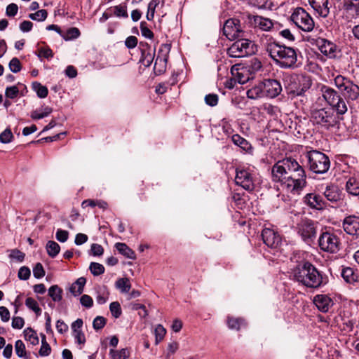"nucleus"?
Listing matches in <instances>:
<instances>
[{
	"label": "nucleus",
	"instance_id": "6",
	"mask_svg": "<svg viewBox=\"0 0 359 359\" xmlns=\"http://www.w3.org/2000/svg\"><path fill=\"white\" fill-rule=\"evenodd\" d=\"M237 40L227 49V54L231 57H243L253 55L257 50L255 43L243 37Z\"/></svg>",
	"mask_w": 359,
	"mask_h": 359
},
{
	"label": "nucleus",
	"instance_id": "18",
	"mask_svg": "<svg viewBox=\"0 0 359 359\" xmlns=\"http://www.w3.org/2000/svg\"><path fill=\"white\" fill-rule=\"evenodd\" d=\"M316 46L323 55L330 58L337 57L338 48L333 42L323 38H318L316 40Z\"/></svg>",
	"mask_w": 359,
	"mask_h": 359
},
{
	"label": "nucleus",
	"instance_id": "28",
	"mask_svg": "<svg viewBox=\"0 0 359 359\" xmlns=\"http://www.w3.org/2000/svg\"><path fill=\"white\" fill-rule=\"evenodd\" d=\"M264 83L263 81L259 83L257 85L247 90V96L248 98L255 100L262 97H266L265 93H264Z\"/></svg>",
	"mask_w": 359,
	"mask_h": 359
},
{
	"label": "nucleus",
	"instance_id": "64",
	"mask_svg": "<svg viewBox=\"0 0 359 359\" xmlns=\"http://www.w3.org/2000/svg\"><path fill=\"white\" fill-rule=\"evenodd\" d=\"M31 274L30 269L27 266H22L18 271V278L21 280H27Z\"/></svg>",
	"mask_w": 359,
	"mask_h": 359
},
{
	"label": "nucleus",
	"instance_id": "9",
	"mask_svg": "<svg viewBox=\"0 0 359 359\" xmlns=\"http://www.w3.org/2000/svg\"><path fill=\"white\" fill-rule=\"evenodd\" d=\"M312 82L309 76L297 74L290 77L288 84L289 93L294 96H302L311 86Z\"/></svg>",
	"mask_w": 359,
	"mask_h": 359
},
{
	"label": "nucleus",
	"instance_id": "19",
	"mask_svg": "<svg viewBox=\"0 0 359 359\" xmlns=\"http://www.w3.org/2000/svg\"><path fill=\"white\" fill-rule=\"evenodd\" d=\"M262 237L264 243L271 248H278L281 243L280 236L271 229H264L262 232Z\"/></svg>",
	"mask_w": 359,
	"mask_h": 359
},
{
	"label": "nucleus",
	"instance_id": "34",
	"mask_svg": "<svg viewBox=\"0 0 359 359\" xmlns=\"http://www.w3.org/2000/svg\"><path fill=\"white\" fill-rule=\"evenodd\" d=\"M62 290L57 285H52L48 289V295L53 302H58L62 299Z\"/></svg>",
	"mask_w": 359,
	"mask_h": 359
},
{
	"label": "nucleus",
	"instance_id": "12",
	"mask_svg": "<svg viewBox=\"0 0 359 359\" xmlns=\"http://www.w3.org/2000/svg\"><path fill=\"white\" fill-rule=\"evenodd\" d=\"M223 34L229 40H235L245 36L240 20L236 18H230L225 22L223 26Z\"/></svg>",
	"mask_w": 359,
	"mask_h": 359
},
{
	"label": "nucleus",
	"instance_id": "1",
	"mask_svg": "<svg viewBox=\"0 0 359 359\" xmlns=\"http://www.w3.org/2000/svg\"><path fill=\"white\" fill-rule=\"evenodd\" d=\"M272 180L280 183L283 189L293 195H299L306 185L304 169L291 157L277 161L271 169Z\"/></svg>",
	"mask_w": 359,
	"mask_h": 359
},
{
	"label": "nucleus",
	"instance_id": "53",
	"mask_svg": "<svg viewBox=\"0 0 359 359\" xmlns=\"http://www.w3.org/2000/svg\"><path fill=\"white\" fill-rule=\"evenodd\" d=\"M8 67L10 70L13 73H18L22 69L21 63L19 59L17 57H13L11 59L8 64Z\"/></svg>",
	"mask_w": 359,
	"mask_h": 359
},
{
	"label": "nucleus",
	"instance_id": "33",
	"mask_svg": "<svg viewBox=\"0 0 359 359\" xmlns=\"http://www.w3.org/2000/svg\"><path fill=\"white\" fill-rule=\"evenodd\" d=\"M345 96H346L348 100L356 101L359 96V86L356 84L348 83V86L344 90Z\"/></svg>",
	"mask_w": 359,
	"mask_h": 359
},
{
	"label": "nucleus",
	"instance_id": "3",
	"mask_svg": "<svg viewBox=\"0 0 359 359\" xmlns=\"http://www.w3.org/2000/svg\"><path fill=\"white\" fill-rule=\"evenodd\" d=\"M266 51L274 62L281 68L294 69L297 67V50L276 43H268Z\"/></svg>",
	"mask_w": 359,
	"mask_h": 359
},
{
	"label": "nucleus",
	"instance_id": "45",
	"mask_svg": "<svg viewBox=\"0 0 359 359\" xmlns=\"http://www.w3.org/2000/svg\"><path fill=\"white\" fill-rule=\"evenodd\" d=\"M116 287L122 292H128L130 289V284L128 278H119L116 282Z\"/></svg>",
	"mask_w": 359,
	"mask_h": 359
},
{
	"label": "nucleus",
	"instance_id": "54",
	"mask_svg": "<svg viewBox=\"0 0 359 359\" xmlns=\"http://www.w3.org/2000/svg\"><path fill=\"white\" fill-rule=\"evenodd\" d=\"M241 71L237 69V72L236 74L233 72V70H232V74L235 76L234 79L236 81L238 82L239 83L243 84L249 80V77L243 75V73L245 72L243 69H241Z\"/></svg>",
	"mask_w": 359,
	"mask_h": 359
},
{
	"label": "nucleus",
	"instance_id": "51",
	"mask_svg": "<svg viewBox=\"0 0 359 359\" xmlns=\"http://www.w3.org/2000/svg\"><path fill=\"white\" fill-rule=\"evenodd\" d=\"M13 135L9 128H6L0 134V142L4 144L9 143L12 141Z\"/></svg>",
	"mask_w": 359,
	"mask_h": 359
},
{
	"label": "nucleus",
	"instance_id": "25",
	"mask_svg": "<svg viewBox=\"0 0 359 359\" xmlns=\"http://www.w3.org/2000/svg\"><path fill=\"white\" fill-rule=\"evenodd\" d=\"M83 323V320L81 318H78L72 324L73 336L76 341L79 344H84L86 342L85 335L81 330Z\"/></svg>",
	"mask_w": 359,
	"mask_h": 359
},
{
	"label": "nucleus",
	"instance_id": "37",
	"mask_svg": "<svg viewBox=\"0 0 359 359\" xmlns=\"http://www.w3.org/2000/svg\"><path fill=\"white\" fill-rule=\"evenodd\" d=\"M32 88L40 98H45L47 97L48 93V88L44 86H42L40 83L37 81L33 82Z\"/></svg>",
	"mask_w": 359,
	"mask_h": 359
},
{
	"label": "nucleus",
	"instance_id": "43",
	"mask_svg": "<svg viewBox=\"0 0 359 359\" xmlns=\"http://www.w3.org/2000/svg\"><path fill=\"white\" fill-rule=\"evenodd\" d=\"M25 305L32 310L37 316L41 313V309L38 306L37 302L32 297H28L25 300Z\"/></svg>",
	"mask_w": 359,
	"mask_h": 359
},
{
	"label": "nucleus",
	"instance_id": "2",
	"mask_svg": "<svg viewBox=\"0 0 359 359\" xmlns=\"http://www.w3.org/2000/svg\"><path fill=\"white\" fill-rule=\"evenodd\" d=\"M293 273L297 281L309 288L318 289L327 282V276L309 262L298 264Z\"/></svg>",
	"mask_w": 359,
	"mask_h": 359
},
{
	"label": "nucleus",
	"instance_id": "4",
	"mask_svg": "<svg viewBox=\"0 0 359 359\" xmlns=\"http://www.w3.org/2000/svg\"><path fill=\"white\" fill-rule=\"evenodd\" d=\"M339 116L332 108L314 109L311 113V121L314 125L330 130L337 126L339 122Z\"/></svg>",
	"mask_w": 359,
	"mask_h": 359
},
{
	"label": "nucleus",
	"instance_id": "21",
	"mask_svg": "<svg viewBox=\"0 0 359 359\" xmlns=\"http://www.w3.org/2000/svg\"><path fill=\"white\" fill-rule=\"evenodd\" d=\"M140 48L141 50L140 62L148 67L154 61L155 50H151V47L147 43L140 42Z\"/></svg>",
	"mask_w": 359,
	"mask_h": 359
},
{
	"label": "nucleus",
	"instance_id": "30",
	"mask_svg": "<svg viewBox=\"0 0 359 359\" xmlns=\"http://www.w3.org/2000/svg\"><path fill=\"white\" fill-rule=\"evenodd\" d=\"M346 190L351 195L355 196L359 195V180L356 177L353 176L348 180Z\"/></svg>",
	"mask_w": 359,
	"mask_h": 359
},
{
	"label": "nucleus",
	"instance_id": "13",
	"mask_svg": "<svg viewBox=\"0 0 359 359\" xmlns=\"http://www.w3.org/2000/svg\"><path fill=\"white\" fill-rule=\"evenodd\" d=\"M235 182L236 184L242 187L247 191H252L255 189L254 177L249 169L238 168L236 170Z\"/></svg>",
	"mask_w": 359,
	"mask_h": 359
},
{
	"label": "nucleus",
	"instance_id": "44",
	"mask_svg": "<svg viewBox=\"0 0 359 359\" xmlns=\"http://www.w3.org/2000/svg\"><path fill=\"white\" fill-rule=\"evenodd\" d=\"M159 0H151L148 4V11L147 13V19L148 20H152L154 17L155 9L156 6L159 4Z\"/></svg>",
	"mask_w": 359,
	"mask_h": 359
},
{
	"label": "nucleus",
	"instance_id": "7",
	"mask_svg": "<svg viewBox=\"0 0 359 359\" xmlns=\"http://www.w3.org/2000/svg\"><path fill=\"white\" fill-rule=\"evenodd\" d=\"M322 96L324 100L330 105L332 109L337 112L339 115H343L347 111V106L343 98L335 91L327 86L320 88Z\"/></svg>",
	"mask_w": 359,
	"mask_h": 359
},
{
	"label": "nucleus",
	"instance_id": "5",
	"mask_svg": "<svg viewBox=\"0 0 359 359\" xmlns=\"http://www.w3.org/2000/svg\"><path fill=\"white\" fill-rule=\"evenodd\" d=\"M306 157L309 169L312 172L317 174H324L330 169V158L324 153L317 150H311L306 152Z\"/></svg>",
	"mask_w": 359,
	"mask_h": 359
},
{
	"label": "nucleus",
	"instance_id": "40",
	"mask_svg": "<svg viewBox=\"0 0 359 359\" xmlns=\"http://www.w3.org/2000/svg\"><path fill=\"white\" fill-rule=\"evenodd\" d=\"M24 335L26 340L30 341L33 345L39 343V337L36 333L32 328H27L24 330Z\"/></svg>",
	"mask_w": 359,
	"mask_h": 359
},
{
	"label": "nucleus",
	"instance_id": "47",
	"mask_svg": "<svg viewBox=\"0 0 359 359\" xmlns=\"http://www.w3.org/2000/svg\"><path fill=\"white\" fill-rule=\"evenodd\" d=\"M50 352H51L50 346L46 341L45 335H43L42 341H41V346L39 352V355L41 356H48L50 355Z\"/></svg>",
	"mask_w": 359,
	"mask_h": 359
},
{
	"label": "nucleus",
	"instance_id": "59",
	"mask_svg": "<svg viewBox=\"0 0 359 359\" xmlns=\"http://www.w3.org/2000/svg\"><path fill=\"white\" fill-rule=\"evenodd\" d=\"M33 275L36 278H41L45 276V271L41 263H37L33 268Z\"/></svg>",
	"mask_w": 359,
	"mask_h": 359
},
{
	"label": "nucleus",
	"instance_id": "24",
	"mask_svg": "<svg viewBox=\"0 0 359 359\" xmlns=\"http://www.w3.org/2000/svg\"><path fill=\"white\" fill-rule=\"evenodd\" d=\"M327 201L337 203L341 199V191L337 185L331 184L326 187L323 192Z\"/></svg>",
	"mask_w": 359,
	"mask_h": 359
},
{
	"label": "nucleus",
	"instance_id": "31",
	"mask_svg": "<svg viewBox=\"0 0 359 359\" xmlns=\"http://www.w3.org/2000/svg\"><path fill=\"white\" fill-rule=\"evenodd\" d=\"M86 279L84 277L79 278L70 286V287H69L70 292L75 297L80 295L83 291V288L86 285Z\"/></svg>",
	"mask_w": 359,
	"mask_h": 359
},
{
	"label": "nucleus",
	"instance_id": "50",
	"mask_svg": "<svg viewBox=\"0 0 359 359\" xmlns=\"http://www.w3.org/2000/svg\"><path fill=\"white\" fill-rule=\"evenodd\" d=\"M109 309L111 313V315L118 318L122 313L121 305L118 302H111L109 305Z\"/></svg>",
	"mask_w": 359,
	"mask_h": 359
},
{
	"label": "nucleus",
	"instance_id": "41",
	"mask_svg": "<svg viewBox=\"0 0 359 359\" xmlns=\"http://www.w3.org/2000/svg\"><path fill=\"white\" fill-rule=\"evenodd\" d=\"M109 353L112 359H126L129 356V351L127 348H122L120 351L111 349Z\"/></svg>",
	"mask_w": 359,
	"mask_h": 359
},
{
	"label": "nucleus",
	"instance_id": "55",
	"mask_svg": "<svg viewBox=\"0 0 359 359\" xmlns=\"http://www.w3.org/2000/svg\"><path fill=\"white\" fill-rule=\"evenodd\" d=\"M140 30L142 35L147 39H152L154 37V34L151 31L150 29L148 28L147 22L144 21L141 22L140 23Z\"/></svg>",
	"mask_w": 359,
	"mask_h": 359
},
{
	"label": "nucleus",
	"instance_id": "49",
	"mask_svg": "<svg viewBox=\"0 0 359 359\" xmlns=\"http://www.w3.org/2000/svg\"><path fill=\"white\" fill-rule=\"evenodd\" d=\"M48 15L46 10L41 9L39 10L34 13H31L29 15V18L33 20L36 21H43L46 19Z\"/></svg>",
	"mask_w": 359,
	"mask_h": 359
},
{
	"label": "nucleus",
	"instance_id": "14",
	"mask_svg": "<svg viewBox=\"0 0 359 359\" xmlns=\"http://www.w3.org/2000/svg\"><path fill=\"white\" fill-rule=\"evenodd\" d=\"M246 17L248 24L255 29L269 32L273 27L274 23L269 18L249 13L246 15Z\"/></svg>",
	"mask_w": 359,
	"mask_h": 359
},
{
	"label": "nucleus",
	"instance_id": "15",
	"mask_svg": "<svg viewBox=\"0 0 359 359\" xmlns=\"http://www.w3.org/2000/svg\"><path fill=\"white\" fill-rule=\"evenodd\" d=\"M170 50V44H162L159 49L158 55L155 60L154 71L156 74H161L165 71L168 53Z\"/></svg>",
	"mask_w": 359,
	"mask_h": 359
},
{
	"label": "nucleus",
	"instance_id": "62",
	"mask_svg": "<svg viewBox=\"0 0 359 359\" xmlns=\"http://www.w3.org/2000/svg\"><path fill=\"white\" fill-rule=\"evenodd\" d=\"M56 239L61 243H65L69 238V232L61 229H58L55 234Z\"/></svg>",
	"mask_w": 359,
	"mask_h": 359
},
{
	"label": "nucleus",
	"instance_id": "29",
	"mask_svg": "<svg viewBox=\"0 0 359 359\" xmlns=\"http://www.w3.org/2000/svg\"><path fill=\"white\" fill-rule=\"evenodd\" d=\"M112 15L116 16L118 18H128V5L127 2L121 3L117 6L110 7Z\"/></svg>",
	"mask_w": 359,
	"mask_h": 359
},
{
	"label": "nucleus",
	"instance_id": "61",
	"mask_svg": "<svg viewBox=\"0 0 359 359\" xmlns=\"http://www.w3.org/2000/svg\"><path fill=\"white\" fill-rule=\"evenodd\" d=\"M18 6L17 4L12 3L8 4L6 8V15L8 17H14L17 15Z\"/></svg>",
	"mask_w": 359,
	"mask_h": 359
},
{
	"label": "nucleus",
	"instance_id": "11",
	"mask_svg": "<svg viewBox=\"0 0 359 359\" xmlns=\"http://www.w3.org/2000/svg\"><path fill=\"white\" fill-rule=\"evenodd\" d=\"M318 245L324 252L337 253L340 249V241L335 233L325 231L320 234Z\"/></svg>",
	"mask_w": 359,
	"mask_h": 359
},
{
	"label": "nucleus",
	"instance_id": "22",
	"mask_svg": "<svg viewBox=\"0 0 359 359\" xmlns=\"http://www.w3.org/2000/svg\"><path fill=\"white\" fill-rule=\"evenodd\" d=\"M343 227L346 233L357 238L359 230V219L354 215L346 217L344 220Z\"/></svg>",
	"mask_w": 359,
	"mask_h": 359
},
{
	"label": "nucleus",
	"instance_id": "17",
	"mask_svg": "<svg viewBox=\"0 0 359 359\" xmlns=\"http://www.w3.org/2000/svg\"><path fill=\"white\" fill-rule=\"evenodd\" d=\"M263 83L266 97L275 98L282 92V86L278 80L265 79L263 81Z\"/></svg>",
	"mask_w": 359,
	"mask_h": 359
},
{
	"label": "nucleus",
	"instance_id": "36",
	"mask_svg": "<svg viewBox=\"0 0 359 359\" xmlns=\"http://www.w3.org/2000/svg\"><path fill=\"white\" fill-rule=\"evenodd\" d=\"M46 248L48 255L53 258L56 257L60 250V246L59 244L53 241H49L46 243Z\"/></svg>",
	"mask_w": 359,
	"mask_h": 359
},
{
	"label": "nucleus",
	"instance_id": "8",
	"mask_svg": "<svg viewBox=\"0 0 359 359\" xmlns=\"http://www.w3.org/2000/svg\"><path fill=\"white\" fill-rule=\"evenodd\" d=\"M293 23L301 30L305 32H311L315 22L311 15L303 8H296L290 16Z\"/></svg>",
	"mask_w": 359,
	"mask_h": 359
},
{
	"label": "nucleus",
	"instance_id": "58",
	"mask_svg": "<svg viewBox=\"0 0 359 359\" xmlns=\"http://www.w3.org/2000/svg\"><path fill=\"white\" fill-rule=\"evenodd\" d=\"M106 324V319L102 316H97L93 322V327L95 330H101Z\"/></svg>",
	"mask_w": 359,
	"mask_h": 359
},
{
	"label": "nucleus",
	"instance_id": "52",
	"mask_svg": "<svg viewBox=\"0 0 359 359\" xmlns=\"http://www.w3.org/2000/svg\"><path fill=\"white\" fill-rule=\"evenodd\" d=\"M52 112V109L50 107H46L44 108L42 112H38L37 111H34L32 113L31 117L33 119H41L44 117H46Z\"/></svg>",
	"mask_w": 359,
	"mask_h": 359
},
{
	"label": "nucleus",
	"instance_id": "10",
	"mask_svg": "<svg viewBox=\"0 0 359 359\" xmlns=\"http://www.w3.org/2000/svg\"><path fill=\"white\" fill-rule=\"evenodd\" d=\"M297 233L305 243L311 245L316 237L317 222L309 219H302L297 224Z\"/></svg>",
	"mask_w": 359,
	"mask_h": 359
},
{
	"label": "nucleus",
	"instance_id": "38",
	"mask_svg": "<svg viewBox=\"0 0 359 359\" xmlns=\"http://www.w3.org/2000/svg\"><path fill=\"white\" fill-rule=\"evenodd\" d=\"M154 334L155 335V344L157 345L164 339L166 330L162 325L158 324L154 328Z\"/></svg>",
	"mask_w": 359,
	"mask_h": 359
},
{
	"label": "nucleus",
	"instance_id": "42",
	"mask_svg": "<svg viewBox=\"0 0 359 359\" xmlns=\"http://www.w3.org/2000/svg\"><path fill=\"white\" fill-rule=\"evenodd\" d=\"M80 36V31L76 27L69 28L64 35H62V38L65 41L72 40L77 39Z\"/></svg>",
	"mask_w": 359,
	"mask_h": 359
},
{
	"label": "nucleus",
	"instance_id": "63",
	"mask_svg": "<svg viewBox=\"0 0 359 359\" xmlns=\"http://www.w3.org/2000/svg\"><path fill=\"white\" fill-rule=\"evenodd\" d=\"M25 256V253L17 249L12 250L9 255L11 258L16 259L20 262H22L24 260Z\"/></svg>",
	"mask_w": 359,
	"mask_h": 359
},
{
	"label": "nucleus",
	"instance_id": "39",
	"mask_svg": "<svg viewBox=\"0 0 359 359\" xmlns=\"http://www.w3.org/2000/svg\"><path fill=\"white\" fill-rule=\"evenodd\" d=\"M15 350L17 355L24 359H28L25 345L22 340H17L15 343Z\"/></svg>",
	"mask_w": 359,
	"mask_h": 359
},
{
	"label": "nucleus",
	"instance_id": "32",
	"mask_svg": "<svg viewBox=\"0 0 359 359\" xmlns=\"http://www.w3.org/2000/svg\"><path fill=\"white\" fill-rule=\"evenodd\" d=\"M115 247L118 252L126 258L135 259L136 256L135 252L130 249L126 243H116Z\"/></svg>",
	"mask_w": 359,
	"mask_h": 359
},
{
	"label": "nucleus",
	"instance_id": "23",
	"mask_svg": "<svg viewBox=\"0 0 359 359\" xmlns=\"http://www.w3.org/2000/svg\"><path fill=\"white\" fill-rule=\"evenodd\" d=\"M304 203L309 208L316 210H322L325 206L323 198L315 193H309L303 198Z\"/></svg>",
	"mask_w": 359,
	"mask_h": 359
},
{
	"label": "nucleus",
	"instance_id": "26",
	"mask_svg": "<svg viewBox=\"0 0 359 359\" xmlns=\"http://www.w3.org/2000/svg\"><path fill=\"white\" fill-rule=\"evenodd\" d=\"M231 140L235 145L239 147L246 153L252 154L253 147H252L251 144L240 135H233L231 137Z\"/></svg>",
	"mask_w": 359,
	"mask_h": 359
},
{
	"label": "nucleus",
	"instance_id": "48",
	"mask_svg": "<svg viewBox=\"0 0 359 359\" xmlns=\"http://www.w3.org/2000/svg\"><path fill=\"white\" fill-rule=\"evenodd\" d=\"M89 269L94 276H100L104 272V267L103 265L97 262H91Z\"/></svg>",
	"mask_w": 359,
	"mask_h": 359
},
{
	"label": "nucleus",
	"instance_id": "56",
	"mask_svg": "<svg viewBox=\"0 0 359 359\" xmlns=\"http://www.w3.org/2000/svg\"><path fill=\"white\" fill-rule=\"evenodd\" d=\"M18 93L19 89L15 86L7 87L5 90L6 97L10 99L15 98L18 95Z\"/></svg>",
	"mask_w": 359,
	"mask_h": 359
},
{
	"label": "nucleus",
	"instance_id": "46",
	"mask_svg": "<svg viewBox=\"0 0 359 359\" xmlns=\"http://www.w3.org/2000/svg\"><path fill=\"white\" fill-rule=\"evenodd\" d=\"M348 83H351V81L341 75H338L334 79L336 86L341 90H346L348 86Z\"/></svg>",
	"mask_w": 359,
	"mask_h": 359
},
{
	"label": "nucleus",
	"instance_id": "57",
	"mask_svg": "<svg viewBox=\"0 0 359 359\" xmlns=\"http://www.w3.org/2000/svg\"><path fill=\"white\" fill-rule=\"evenodd\" d=\"M218 95L215 93H211L205 95V102L206 104L210 107H215L218 104Z\"/></svg>",
	"mask_w": 359,
	"mask_h": 359
},
{
	"label": "nucleus",
	"instance_id": "16",
	"mask_svg": "<svg viewBox=\"0 0 359 359\" xmlns=\"http://www.w3.org/2000/svg\"><path fill=\"white\" fill-rule=\"evenodd\" d=\"M309 4L318 17L326 18L329 16L332 8L329 0H309Z\"/></svg>",
	"mask_w": 359,
	"mask_h": 359
},
{
	"label": "nucleus",
	"instance_id": "27",
	"mask_svg": "<svg viewBox=\"0 0 359 359\" xmlns=\"http://www.w3.org/2000/svg\"><path fill=\"white\" fill-rule=\"evenodd\" d=\"M341 276L347 283L356 285L358 283V273L351 267L344 269L341 272Z\"/></svg>",
	"mask_w": 359,
	"mask_h": 359
},
{
	"label": "nucleus",
	"instance_id": "35",
	"mask_svg": "<svg viewBox=\"0 0 359 359\" xmlns=\"http://www.w3.org/2000/svg\"><path fill=\"white\" fill-rule=\"evenodd\" d=\"M227 325L229 329L239 330L242 326L245 325V320L241 318L228 316Z\"/></svg>",
	"mask_w": 359,
	"mask_h": 359
},
{
	"label": "nucleus",
	"instance_id": "20",
	"mask_svg": "<svg viewBox=\"0 0 359 359\" xmlns=\"http://www.w3.org/2000/svg\"><path fill=\"white\" fill-rule=\"evenodd\" d=\"M313 302L317 309L323 313L328 312L334 305L333 300L327 294H316L313 297Z\"/></svg>",
	"mask_w": 359,
	"mask_h": 359
},
{
	"label": "nucleus",
	"instance_id": "60",
	"mask_svg": "<svg viewBox=\"0 0 359 359\" xmlns=\"http://www.w3.org/2000/svg\"><path fill=\"white\" fill-rule=\"evenodd\" d=\"M81 304L86 308H91L93 305L92 297L88 294H83L80 298Z\"/></svg>",
	"mask_w": 359,
	"mask_h": 359
}]
</instances>
